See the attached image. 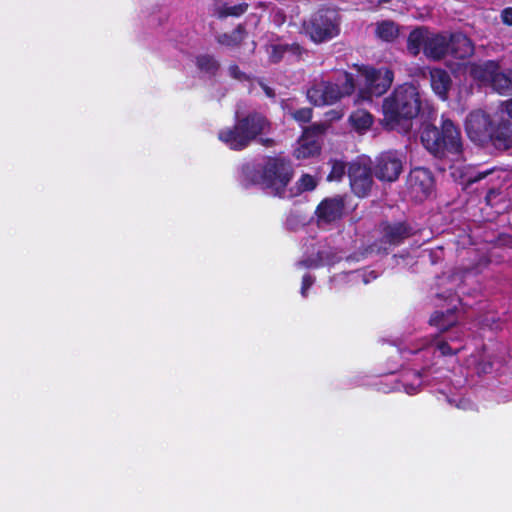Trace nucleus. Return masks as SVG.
Returning <instances> with one entry per match:
<instances>
[{"label": "nucleus", "mask_w": 512, "mask_h": 512, "mask_svg": "<svg viewBox=\"0 0 512 512\" xmlns=\"http://www.w3.org/2000/svg\"><path fill=\"white\" fill-rule=\"evenodd\" d=\"M243 173L248 182L261 185L275 196L285 197L286 187L293 176V168L283 157H269L258 168L245 166Z\"/></svg>", "instance_id": "obj_1"}, {"label": "nucleus", "mask_w": 512, "mask_h": 512, "mask_svg": "<svg viewBox=\"0 0 512 512\" xmlns=\"http://www.w3.org/2000/svg\"><path fill=\"white\" fill-rule=\"evenodd\" d=\"M424 147L436 158L456 161L462 153V141L458 128L450 119L442 120L441 127L426 124L421 132Z\"/></svg>", "instance_id": "obj_2"}, {"label": "nucleus", "mask_w": 512, "mask_h": 512, "mask_svg": "<svg viewBox=\"0 0 512 512\" xmlns=\"http://www.w3.org/2000/svg\"><path fill=\"white\" fill-rule=\"evenodd\" d=\"M383 113L387 124L394 128L401 120L416 117L421 108L418 89L412 84H403L383 100Z\"/></svg>", "instance_id": "obj_3"}, {"label": "nucleus", "mask_w": 512, "mask_h": 512, "mask_svg": "<svg viewBox=\"0 0 512 512\" xmlns=\"http://www.w3.org/2000/svg\"><path fill=\"white\" fill-rule=\"evenodd\" d=\"M270 129L268 119L258 112H253L239 119L233 128L221 130L219 139L233 150H242Z\"/></svg>", "instance_id": "obj_4"}, {"label": "nucleus", "mask_w": 512, "mask_h": 512, "mask_svg": "<svg viewBox=\"0 0 512 512\" xmlns=\"http://www.w3.org/2000/svg\"><path fill=\"white\" fill-rule=\"evenodd\" d=\"M355 89L353 78L348 73L339 76L336 83L316 81L307 91V97L316 106L331 105L342 97L350 95Z\"/></svg>", "instance_id": "obj_5"}, {"label": "nucleus", "mask_w": 512, "mask_h": 512, "mask_svg": "<svg viewBox=\"0 0 512 512\" xmlns=\"http://www.w3.org/2000/svg\"><path fill=\"white\" fill-rule=\"evenodd\" d=\"M470 74L499 94L512 93V69L502 67L498 61L474 63L470 66Z\"/></svg>", "instance_id": "obj_6"}, {"label": "nucleus", "mask_w": 512, "mask_h": 512, "mask_svg": "<svg viewBox=\"0 0 512 512\" xmlns=\"http://www.w3.org/2000/svg\"><path fill=\"white\" fill-rule=\"evenodd\" d=\"M339 24L340 17L335 9L321 8L303 26L313 42L322 43L339 34Z\"/></svg>", "instance_id": "obj_7"}, {"label": "nucleus", "mask_w": 512, "mask_h": 512, "mask_svg": "<svg viewBox=\"0 0 512 512\" xmlns=\"http://www.w3.org/2000/svg\"><path fill=\"white\" fill-rule=\"evenodd\" d=\"M403 170V159L396 151H387L380 154L373 166V173L382 182H394Z\"/></svg>", "instance_id": "obj_8"}, {"label": "nucleus", "mask_w": 512, "mask_h": 512, "mask_svg": "<svg viewBox=\"0 0 512 512\" xmlns=\"http://www.w3.org/2000/svg\"><path fill=\"white\" fill-rule=\"evenodd\" d=\"M493 122L483 111L471 112L466 119V132L475 143L484 145L491 139Z\"/></svg>", "instance_id": "obj_9"}, {"label": "nucleus", "mask_w": 512, "mask_h": 512, "mask_svg": "<svg viewBox=\"0 0 512 512\" xmlns=\"http://www.w3.org/2000/svg\"><path fill=\"white\" fill-rule=\"evenodd\" d=\"M348 177L352 191L359 197L369 194L373 185V172L366 163L353 162L348 168Z\"/></svg>", "instance_id": "obj_10"}, {"label": "nucleus", "mask_w": 512, "mask_h": 512, "mask_svg": "<svg viewBox=\"0 0 512 512\" xmlns=\"http://www.w3.org/2000/svg\"><path fill=\"white\" fill-rule=\"evenodd\" d=\"M433 186V176L426 168L417 167L408 175L407 188L411 197L416 200L425 199L431 193Z\"/></svg>", "instance_id": "obj_11"}, {"label": "nucleus", "mask_w": 512, "mask_h": 512, "mask_svg": "<svg viewBox=\"0 0 512 512\" xmlns=\"http://www.w3.org/2000/svg\"><path fill=\"white\" fill-rule=\"evenodd\" d=\"M365 86L370 96H381L391 86L393 73L389 69H367L363 74Z\"/></svg>", "instance_id": "obj_12"}, {"label": "nucleus", "mask_w": 512, "mask_h": 512, "mask_svg": "<svg viewBox=\"0 0 512 512\" xmlns=\"http://www.w3.org/2000/svg\"><path fill=\"white\" fill-rule=\"evenodd\" d=\"M344 205V199L341 196L324 199L316 210L319 221L331 223L340 219L343 215Z\"/></svg>", "instance_id": "obj_13"}, {"label": "nucleus", "mask_w": 512, "mask_h": 512, "mask_svg": "<svg viewBox=\"0 0 512 512\" xmlns=\"http://www.w3.org/2000/svg\"><path fill=\"white\" fill-rule=\"evenodd\" d=\"M382 242L398 245L413 234V228L405 222L382 223Z\"/></svg>", "instance_id": "obj_14"}, {"label": "nucleus", "mask_w": 512, "mask_h": 512, "mask_svg": "<svg viewBox=\"0 0 512 512\" xmlns=\"http://www.w3.org/2000/svg\"><path fill=\"white\" fill-rule=\"evenodd\" d=\"M449 52V34L429 32V39L424 49V54L429 59L438 61Z\"/></svg>", "instance_id": "obj_15"}, {"label": "nucleus", "mask_w": 512, "mask_h": 512, "mask_svg": "<svg viewBox=\"0 0 512 512\" xmlns=\"http://www.w3.org/2000/svg\"><path fill=\"white\" fill-rule=\"evenodd\" d=\"M489 142L492 143L496 149H509L512 146V124L507 120L500 121L497 124L493 123Z\"/></svg>", "instance_id": "obj_16"}, {"label": "nucleus", "mask_w": 512, "mask_h": 512, "mask_svg": "<svg viewBox=\"0 0 512 512\" xmlns=\"http://www.w3.org/2000/svg\"><path fill=\"white\" fill-rule=\"evenodd\" d=\"M449 52L458 59H466L473 55L474 45L463 33L449 34Z\"/></svg>", "instance_id": "obj_17"}, {"label": "nucleus", "mask_w": 512, "mask_h": 512, "mask_svg": "<svg viewBox=\"0 0 512 512\" xmlns=\"http://www.w3.org/2000/svg\"><path fill=\"white\" fill-rule=\"evenodd\" d=\"M266 52L272 63H278L284 58L285 54L299 59L302 56L304 49L296 42L291 44L271 43L266 46Z\"/></svg>", "instance_id": "obj_18"}, {"label": "nucleus", "mask_w": 512, "mask_h": 512, "mask_svg": "<svg viewBox=\"0 0 512 512\" xmlns=\"http://www.w3.org/2000/svg\"><path fill=\"white\" fill-rule=\"evenodd\" d=\"M432 90L442 99L448 98V92L452 86V79L449 73L440 68H433L429 72Z\"/></svg>", "instance_id": "obj_19"}, {"label": "nucleus", "mask_w": 512, "mask_h": 512, "mask_svg": "<svg viewBox=\"0 0 512 512\" xmlns=\"http://www.w3.org/2000/svg\"><path fill=\"white\" fill-rule=\"evenodd\" d=\"M429 30L426 27H418L410 32L407 39V51L417 56L421 50L424 51L429 39Z\"/></svg>", "instance_id": "obj_20"}, {"label": "nucleus", "mask_w": 512, "mask_h": 512, "mask_svg": "<svg viewBox=\"0 0 512 512\" xmlns=\"http://www.w3.org/2000/svg\"><path fill=\"white\" fill-rule=\"evenodd\" d=\"M247 36L246 28L243 24L237 25V27L230 33H221L216 36V41L220 45L236 48L241 46L244 39Z\"/></svg>", "instance_id": "obj_21"}, {"label": "nucleus", "mask_w": 512, "mask_h": 512, "mask_svg": "<svg viewBox=\"0 0 512 512\" xmlns=\"http://www.w3.org/2000/svg\"><path fill=\"white\" fill-rule=\"evenodd\" d=\"M249 5L245 2L237 5H229L228 3L217 2L214 7V14L219 19L229 16L239 17L248 10Z\"/></svg>", "instance_id": "obj_22"}, {"label": "nucleus", "mask_w": 512, "mask_h": 512, "mask_svg": "<svg viewBox=\"0 0 512 512\" xmlns=\"http://www.w3.org/2000/svg\"><path fill=\"white\" fill-rule=\"evenodd\" d=\"M467 365L473 366L477 375L487 374L492 371L493 364L487 354H470L466 359Z\"/></svg>", "instance_id": "obj_23"}, {"label": "nucleus", "mask_w": 512, "mask_h": 512, "mask_svg": "<svg viewBox=\"0 0 512 512\" xmlns=\"http://www.w3.org/2000/svg\"><path fill=\"white\" fill-rule=\"evenodd\" d=\"M375 34L383 41L391 42L399 35V28L393 21L385 20L376 24Z\"/></svg>", "instance_id": "obj_24"}, {"label": "nucleus", "mask_w": 512, "mask_h": 512, "mask_svg": "<svg viewBox=\"0 0 512 512\" xmlns=\"http://www.w3.org/2000/svg\"><path fill=\"white\" fill-rule=\"evenodd\" d=\"M196 66L201 72L213 76L218 72L220 63L213 55L202 54L196 57Z\"/></svg>", "instance_id": "obj_25"}, {"label": "nucleus", "mask_w": 512, "mask_h": 512, "mask_svg": "<svg viewBox=\"0 0 512 512\" xmlns=\"http://www.w3.org/2000/svg\"><path fill=\"white\" fill-rule=\"evenodd\" d=\"M319 149V145L315 139L302 136L300 146L294 151V155L298 159H304L314 156L319 152Z\"/></svg>", "instance_id": "obj_26"}, {"label": "nucleus", "mask_w": 512, "mask_h": 512, "mask_svg": "<svg viewBox=\"0 0 512 512\" xmlns=\"http://www.w3.org/2000/svg\"><path fill=\"white\" fill-rule=\"evenodd\" d=\"M353 126L358 130H366L373 123V117L364 110H358L350 116Z\"/></svg>", "instance_id": "obj_27"}, {"label": "nucleus", "mask_w": 512, "mask_h": 512, "mask_svg": "<svg viewBox=\"0 0 512 512\" xmlns=\"http://www.w3.org/2000/svg\"><path fill=\"white\" fill-rule=\"evenodd\" d=\"M452 310H448L447 313L444 312H435L431 319L430 323L438 327L441 331L447 330L450 326L454 325V320H448V317H452Z\"/></svg>", "instance_id": "obj_28"}, {"label": "nucleus", "mask_w": 512, "mask_h": 512, "mask_svg": "<svg viewBox=\"0 0 512 512\" xmlns=\"http://www.w3.org/2000/svg\"><path fill=\"white\" fill-rule=\"evenodd\" d=\"M425 349H431V350H440L441 352H460L461 347L457 346H450L448 342L440 337H435L429 345L424 347Z\"/></svg>", "instance_id": "obj_29"}, {"label": "nucleus", "mask_w": 512, "mask_h": 512, "mask_svg": "<svg viewBox=\"0 0 512 512\" xmlns=\"http://www.w3.org/2000/svg\"><path fill=\"white\" fill-rule=\"evenodd\" d=\"M297 185L296 193H301L304 191L313 190L316 187V181L311 175L305 174L300 178Z\"/></svg>", "instance_id": "obj_30"}, {"label": "nucleus", "mask_w": 512, "mask_h": 512, "mask_svg": "<svg viewBox=\"0 0 512 512\" xmlns=\"http://www.w3.org/2000/svg\"><path fill=\"white\" fill-rule=\"evenodd\" d=\"M346 171L345 164L341 161H334L332 164L331 172L329 173L327 179L329 181H338L340 180Z\"/></svg>", "instance_id": "obj_31"}, {"label": "nucleus", "mask_w": 512, "mask_h": 512, "mask_svg": "<svg viewBox=\"0 0 512 512\" xmlns=\"http://www.w3.org/2000/svg\"><path fill=\"white\" fill-rule=\"evenodd\" d=\"M290 115L293 119L300 123H307L312 118L311 108H301L295 111H291Z\"/></svg>", "instance_id": "obj_32"}, {"label": "nucleus", "mask_w": 512, "mask_h": 512, "mask_svg": "<svg viewBox=\"0 0 512 512\" xmlns=\"http://www.w3.org/2000/svg\"><path fill=\"white\" fill-rule=\"evenodd\" d=\"M325 129L326 126L324 124H313L305 128L303 136L309 139H314V137L323 134Z\"/></svg>", "instance_id": "obj_33"}, {"label": "nucleus", "mask_w": 512, "mask_h": 512, "mask_svg": "<svg viewBox=\"0 0 512 512\" xmlns=\"http://www.w3.org/2000/svg\"><path fill=\"white\" fill-rule=\"evenodd\" d=\"M323 261L322 253H318L317 259L308 258L299 262L300 265L305 267H317Z\"/></svg>", "instance_id": "obj_34"}, {"label": "nucleus", "mask_w": 512, "mask_h": 512, "mask_svg": "<svg viewBox=\"0 0 512 512\" xmlns=\"http://www.w3.org/2000/svg\"><path fill=\"white\" fill-rule=\"evenodd\" d=\"M228 70H229V74L231 75V77H233L237 80H245L246 79L245 73H243L237 65H231Z\"/></svg>", "instance_id": "obj_35"}, {"label": "nucleus", "mask_w": 512, "mask_h": 512, "mask_svg": "<svg viewBox=\"0 0 512 512\" xmlns=\"http://www.w3.org/2000/svg\"><path fill=\"white\" fill-rule=\"evenodd\" d=\"M402 366H403V362H402V361H401V359L399 358V360H398V361H394V360H393V361H392V364H391L389 367H387V368L385 369V371H384V372H385L386 374H394V373H396L397 371H399V370H400V368H401Z\"/></svg>", "instance_id": "obj_36"}, {"label": "nucleus", "mask_w": 512, "mask_h": 512, "mask_svg": "<svg viewBox=\"0 0 512 512\" xmlns=\"http://www.w3.org/2000/svg\"><path fill=\"white\" fill-rule=\"evenodd\" d=\"M314 282V278L310 275H305L303 277V281H302V289H301V294L303 296H306V291L308 290V288L313 284Z\"/></svg>", "instance_id": "obj_37"}, {"label": "nucleus", "mask_w": 512, "mask_h": 512, "mask_svg": "<svg viewBox=\"0 0 512 512\" xmlns=\"http://www.w3.org/2000/svg\"><path fill=\"white\" fill-rule=\"evenodd\" d=\"M502 21L507 25H512V8H506L502 11Z\"/></svg>", "instance_id": "obj_38"}, {"label": "nucleus", "mask_w": 512, "mask_h": 512, "mask_svg": "<svg viewBox=\"0 0 512 512\" xmlns=\"http://www.w3.org/2000/svg\"><path fill=\"white\" fill-rule=\"evenodd\" d=\"M261 145L265 146V147H272L275 145V141L274 139L272 138H268V137H262L259 136L257 139H256Z\"/></svg>", "instance_id": "obj_39"}, {"label": "nucleus", "mask_w": 512, "mask_h": 512, "mask_svg": "<svg viewBox=\"0 0 512 512\" xmlns=\"http://www.w3.org/2000/svg\"><path fill=\"white\" fill-rule=\"evenodd\" d=\"M261 88L263 89L264 93L266 94L267 97L269 98H274L275 97V91L269 87L268 85H266L265 83L263 82H260L259 83Z\"/></svg>", "instance_id": "obj_40"}, {"label": "nucleus", "mask_w": 512, "mask_h": 512, "mask_svg": "<svg viewBox=\"0 0 512 512\" xmlns=\"http://www.w3.org/2000/svg\"><path fill=\"white\" fill-rule=\"evenodd\" d=\"M487 174H488V172H484V173H478L476 176H473V177L471 176L467 179V184H472L477 181H480L481 179L486 177Z\"/></svg>", "instance_id": "obj_41"}, {"label": "nucleus", "mask_w": 512, "mask_h": 512, "mask_svg": "<svg viewBox=\"0 0 512 512\" xmlns=\"http://www.w3.org/2000/svg\"><path fill=\"white\" fill-rule=\"evenodd\" d=\"M505 110L508 115L512 118V98L504 103Z\"/></svg>", "instance_id": "obj_42"}, {"label": "nucleus", "mask_w": 512, "mask_h": 512, "mask_svg": "<svg viewBox=\"0 0 512 512\" xmlns=\"http://www.w3.org/2000/svg\"><path fill=\"white\" fill-rule=\"evenodd\" d=\"M427 372H428V371H427L426 369H423L422 371L417 372V375H418L419 377H423V376H426V375H427Z\"/></svg>", "instance_id": "obj_43"}, {"label": "nucleus", "mask_w": 512, "mask_h": 512, "mask_svg": "<svg viewBox=\"0 0 512 512\" xmlns=\"http://www.w3.org/2000/svg\"><path fill=\"white\" fill-rule=\"evenodd\" d=\"M369 275H370L372 278H374V279L376 278V274H375V272H374V271L370 272V273H369Z\"/></svg>", "instance_id": "obj_44"}, {"label": "nucleus", "mask_w": 512, "mask_h": 512, "mask_svg": "<svg viewBox=\"0 0 512 512\" xmlns=\"http://www.w3.org/2000/svg\"><path fill=\"white\" fill-rule=\"evenodd\" d=\"M368 281H369V280L365 277V278H364V282H365V283H368Z\"/></svg>", "instance_id": "obj_45"}]
</instances>
